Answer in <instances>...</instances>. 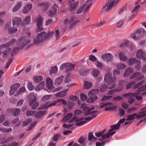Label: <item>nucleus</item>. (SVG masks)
<instances>
[{
	"label": "nucleus",
	"instance_id": "12",
	"mask_svg": "<svg viewBox=\"0 0 146 146\" xmlns=\"http://www.w3.org/2000/svg\"><path fill=\"white\" fill-rule=\"evenodd\" d=\"M141 116H142L140 115H138L137 113H135L131 115H128L126 120L127 121H132L135 118L138 119H140Z\"/></svg>",
	"mask_w": 146,
	"mask_h": 146
},
{
	"label": "nucleus",
	"instance_id": "24",
	"mask_svg": "<svg viewBox=\"0 0 146 146\" xmlns=\"http://www.w3.org/2000/svg\"><path fill=\"white\" fill-rule=\"evenodd\" d=\"M38 27H40L42 26L43 23L42 18L40 16H39L36 21Z\"/></svg>",
	"mask_w": 146,
	"mask_h": 146
},
{
	"label": "nucleus",
	"instance_id": "31",
	"mask_svg": "<svg viewBox=\"0 0 146 146\" xmlns=\"http://www.w3.org/2000/svg\"><path fill=\"white\" fill-rule=\"evenodd\" d=\"M46 113V111H40L35 114V116L36 118H40L41 117L44 115Z\"/></svg>",
	"mask_w": 146,
	"mask_h": 146
},
{
	"label": "nucleus",
	"instance_id": "47",
	"mask_svg": "<svg viewBox=\"0 0 146 146\" xmlns=\"http://www.w3.org/2000/svg\"><path fill=\"white\" fill-rule=\"evenodd\" d=\"M136 62L135 59L134 58H130L128 59V63L129 65L133 64Z\"/></svg>",
	"mask_w": 146,
	"mask_h": 146
},
{
	"label": "nucleus",
	"instance_id": "42",
	"mask_svg": "<svg viewBox=\"0 0 146 146\" xmlns=\"http://www.w3.org/2000/svg\"><path fill=\"white\" fill-rule=\"evenodd\" d=\"M119 56L120 59L122 61H125L127 60V58L124 56L123 52H120L119 54Z\"/></svg>",
	"mask_w": 146,
	"mask_h": 146
},
{
	"label": "nucleus",
	"instance_id": "7",
	"mask_svg": "<svg viewBox=\"0 0 146 146\" xmlns=\"http://www.w3.org/2000/svg\"><path fill=\"white\" fill-rule=\"evenodd\" d=\"M99 92L98 89H95L90 91L88 94L90 98H92L93 101H95L98 98L97 95Z\"/></svg>",
	"mask_w": 146,
	"mask_h": 146
},
{
	"label": "nucleus",
	"instance_id": "17",
	"mask_svg": "<svg viewBox=\"0 0 146 146\" xmlns=\"http://www.w3.org/2000/svg\"><path fill=\"white\" fill-rule=\"evenodd\" d=\"M126 81L124 80H121L119 81V86L117 88L118 90V91H119L120 92L123 90L124 87L126 84Z\"/></svg>",
	"mask_w": 146,
	"mask_h": 146
},
{
	"label": "nucleus",
	"instance_id": "15",
	"mask_svg": "<svg viewBox=\"0 0 146 146\" xmlns=\"http://www.w3.org/2000/svg\"><path fill=\"white\" fill-rule=\"evenodd\" d=\"M22 19L20 17H16L12 20L13 25L18 26L21 24Z\"/></svg>",
	"mask_w": 146,
	"mask_h": 146
},
{
	"label": "nucleus",
	"instance_id": "43",
	"mask_svg": "<svg viewBox=\"0 0 146 146\" xmlns=\"http://www.w3.org/2000/svg\"><path fill=\"white\" fill-rule=\"evenodd\" d=\"M135 82L134 81H132L129 82L127 85L125 89L126 90H128L133 86L135 84Z\"/></svg>",
	"mask_w": 146,
	"mask_h": 146
},
{
	"label": "nucleus",
	"instance_id": "22",
	"mask_svg": "<svg viewBox=\"0 0 146 146\" xmlns=\"http://www.w3.org/2000/svg\"><path fill=\"white\" fill-rule=\"evenodd\" d=\"M63 76H61L56 79L54 81V84L55 86H58L60 85L62 82Z\"/></svg>",
	"mask_w": 146,
	"mask_h": 146
},
{
	"label": "nucleus",
	"instance_id": "62",
	"mask_svg": "<svg viewBox=\"0 0 146 146\" xmlns=\"http://www.w3.org/2000/svg\"><path fill=\"white\" fill-rule=\"evenodd\" d=\"M96 65L97 67H99L100 69H102L103 68V64L100 61H97L96 62Z\"/></svg>",
	"mask_w": 146,
	"mask_h": 146
},
{
	"label": "nucleus",
	"instance_id": "19",
	"mask_svg": "<svg viewBox=\"0 0 146 146\" xmlns=\"http://www.w3.org/2000/svg\"><path fill=\"white\" fill-rule=\"evenodd\" d=\"M42 7V11L44 12L46 11L49 7V5L48 3H39L38 5Z\"/></svg>",
	"mask_w": 146,
	"mask_h": 146
},
{
	"label": "nucleus",
	"instance_id": "49",
	"mask_svg": "<svg viewBox=\"0 0 146 146\" xmlns=\"http://www.w3.org/2000/svg\"><path fill=\"white\" fill-rule=\"evenodd\" d=\"M32 119H29L23 122L22 123V125L23 126H26L32 122Z\"/></svg>",
	"mask_w": 146,
	"mask_h": 146
},
{
	"label": "nucleus",
	"instance_id": "25",
	"mask_svg": "<svg viewBox=\"0 0 146 146\" xmlns=\"http://www.w3.org/2000/svg\"><path fill=\"white\" fill-rule=\"evenodd\" d=\"M133 72V69L131 68H129L126 69L123 74V76L125 77H127L129 75L132 73Z\"/></svg>",
	"mask_w": 146,
	"mask_h": 146
},
{
	"label": "nucleus",
	"instance_id": "28",
	"mask_svg": "<svg viewBox=\"0 0 146 146\" xmlns=\"http://www.w3.org/2000/svg\"><path fill=\"white\" fill-rule=\"evenodd\" d=\"M141 38L145 36L146 35V32L143 28H141L140 29H137Z\"/></svg>",
	"mask_w": 146,
	"mask_h": 146
},
{
	"label": "nucleus",
	"instance_id": "13",
	"mask_svg": "<svg viewBox=\"0 0 146 146\" xmlns=\"http://www.w3.org/2000/svg\"><path fill=\"white\" fill-rule=\"evenodd\" d=\"M101 58L106 61H111L113 58V56L110 53L104 54L101 56Z\"/></svg>",
	"mask_w": 146,
	"mask_h": 146
},
{
	"label": "nucleus",
	"instance_id": "34",
	"mask_svg": "<svg viewBox=\"0 0 146 146\" xmlns=\"http://www.w3.org/2000/svg\"><path fill=\"white\" fill-rule=\"evenodd\" d=\"M120 125H119L117 123V124L113 125L111 126L110 127L111 128L109 130V131L111 132L113 130L118 129Z\"/></svg>",
	"mask_w": 146,
	"mask_h": 146
},
{
	"label": "nucleus",
	"instance_id": "3",
	"mask_svg": "<svg viewBox=\"0 0 146 146\" xmlns=\"http://www.w3.org/2000/svg\"><path fill=\"white\" fill-rule=\"evenodd\" d=\"M104 80L106 82H107L109 89H112L115 87L116 78L115 76L112 77L110 73H108L106 74Z\"/></svg>",
	"mask_w": 146,
	"mask_h": 146
},
{
	"label": "nucleus",
	"instance_id": "33",
	"mask_svg": "<svg viewBox=\"0 0 146 146\" xmlns=\"http://www.w3.org/2000/svg\"><path fill=\"white\" fill-rule=\"evenodd\" d=\"M20 111L19 109L14 108L12 110L11 112L14 116H16L19 114Z\"/></svg>",
	"mask_w": 146,
	"mask_h": 146
},
{
	"label": "nucleus",
	"instance_id": "5",
	"mask_svg": "<svg viewBox=\"0 0 146 146\" xmlns=\"http://www.w3.org/2000/svg\"><path fill=\"white\" fill-rule=\"evenodd\" d=\"M75 66L74 64L67 62L62 64L60 67V69L62 70L66 68V70L65 72L67 73L73 70L74 69Z\"/></svg>",
	"mask_w": 146,
	"mask_h": 146
},
{
	"label": "nucleus",
	"instance_id": "26",
	"mask_svg": "<svg viewBox=\"0 0 146 146\" xmlns=\"http://www.w3.org/2000/svg\"><path fill=\"white\" fill-rule=\"evenodd\" d=\"M31 17L30 16L27 17L22 23V26L24 27L27 24H28L31 20Z\"/></svg>",
	"mask_w": 146,
	"mask_h": 146
},
{
	"label": "nucleus",
	"instance_id": "1",
	"mask_svg": "<svg viewBox=\"0 0 146 146\" xmlns=\"http://www.w3.org/2000/svg\"><path fill=\"white\" fill-rule=\"evenodd\" d=\"M26 29L25 28L24 29V31H25V33L28 36L25 35L21 36L19 39L18 41L17 42L18 47H15L11 51V53L12 56H14L16 53L17 50L22 49L31 41V40L29 39V37L30 34L29 29L28 28H27V29Z\"/></svg>",
	"mask_w": 146,
	"mask_h": 146
},
{
	"label": "nucleus",
	"instance_id": "44",
	"mask_svg": "<svg viewBox=\"0 0 146 146\" xmlns=\"http://www.w3.org/2000/svg\"><path fill=\"white\" fill-rule=\"evenodd\" d=\"M92 73L94 77H97L100 73V71L98 69H94L93 70Z\"/></svg>",
	"mask_w": 146,
	"mask_h": 146
},
{
	"label": "nucleus",
	"instance_id": "59",
	"mask_svg": "<svg viewBox=\"0 0 146 146\" xmlns=\"http://www.w3.org/2000/svg\"><path fill=\"white\" fill-rule=\"evenodd\" d=\"M60 136V135L59 133L55 135L52 138V141H57Z\"/></svg>",
	"mask_w": 146,
	"mask_h": 146
},
{
	"label": "nucleus",
	"instance_id": "16",
	"mask_svg": "<svg viewBox=\"0 0 146 146\" xmlns=\"http://www.w3.org/2000/svg\"><path fill=\"white\" fill-rule=\"evenodd\" d=\"M33 7L32 4H27L23 10L22 12L23 13L26 14L28 13Z\"/></svg>",
	"mask_w": 146,
	"mask_h": 146
},
{
	"label": "nucleus",
	"instance_id": "64",
	"mask_svg": "<svg viewBox=\"0 0 146 146\" xmlns=\"http://www.w3.org/2000/svg\"><path fill=\"white\" fill-rule=\"evenodd\" d=\"M89 59L90 61L93 62L96 61L97 60L95 56L93 55H91L89 57Z\"/></svg>",
	"mask_w": 146,
	"mask_h": 146
},
{
	"label": "nucleus",
	"instance_id": "53",
	"mask_svg": "<svg viewBox=\"0 0 146 146\" xmlns=\"http://www.w3.org/2000/svg\"><path fill=\"white\" fill-rule=\"evenodd\" d=\"M52 97V96L50 95H45L42 98V101L45 102L48 100Z\"/></svg>",
	"mask_w": 146,
	"mask_h": 146
},
{
	"label": "nucleus",
	"instance_id": "63",
	"mask_svg": "<svg viewBox=\"0 0 146 146\" xmlns=\"http://www.w3.org/2000/svg\"><path fill=\"white\" fill-rule=\"evenodd\" d=\"M35 111L31 110L28 111L26 113V115L27 116H29L31 115H33L35 113Z\"/></svg>",
	"mask_w": 146,
	"mask_h": 146
},
{
	"label": "nucleus",
	"instance_id": "36",
	"mask_svg": "<svg viewBox=\"0 0 146 146\" xmlns=\"http://www.w3.org/2000/svg\"><path fill=\"white\" fill-rule=\"evenodd\" d=\"M143 54L142 50L141 49L138 50L136 54L137 57L139 59H141V58L142 57Z\"/></svg>",
	"mask_w": 146,
	"mask_h": 146
},
{
	"label": "nucleus",
	"instance_id": "50",
	"mask_svg": "<svg viewBox=\"0 0 146 146\" xmlns=\"http://www.w3.org/2000/svg\"><path fill=\"white\" fill-rule=\"evenodd\" d=\"M20 86L19 84L16 83L12 85L11 86V88H13L16 91L20 87Z\"/></svg>",
	"mask_w": 146,
	"mask_h": 146
},
{
	"label": "nucleus",
	"instance_id": "30",
	"mask_svg": "<svg viewBox=\"0 0 146 146\" xmlns=\"http://www.w3.org/2000/svg\"><path fill=\"white\" fill-rule=\"evenodd\" d=\"M92 86V84L91 82L88 81H85L84 84V88L88 89L90 88Z\"/></svg>",
	"mask_w": 146,
	"mask_h": 146
},
{
	"label": "nucleus",
	"instance_id": "55",
	"mask_svg": "<svg viewBox=\"0 0 146 146\" xmlns=\"http://www.w3.org/2000/svg\"><path fill=\"white\" fill-rule=\"evenodd\" d=\"M9 33L12 34L16 33L17 31V28H8Z\"/></svg>",
	"mask_w": 146,
	"mask_h": 146
},
{
	"label": "nucleus",
	"instance_id": "41",
	"mask_svg": "<svg viewBox=\"0 0 146 146\" xmlns=\"http://www.w3.org/2000/svg\"><path fill=\"white\" fill-rule=\"evenodd\" d=\"M109 141V139H107L101 142H98L96 143V146H103L106 143H108Z\"/></svg>",
	"mask_w": 146,
	"mask_h": 146
},
{
	"label": "nucleus",
	"instance_id": "29",
	"mask_svg": "<svg viewBox=\"0 0 146 146\" xmlns=\"http://www.w3.org/2000/svg\"><path fill=\"white\" fill-rule=\"evenodd\" d=\"M97 139L96 137H94L93 135V133L90 132L88 135V140L89 141L92 140V141H95Z\"/></svg>",
	"mask_w": 146,
	"mask_h": 146
},
{
	"label": "nucleus",
	"instance_id": "9",
	"mask_svg": "<svg viewBox=\"0 0 146 146\" xmlns=\"http://www.w3.org/2000/svg\"><path fill=\"white\" fill-rule=\"evenodd\" d=\"M108 3L106 4L102 8L103 11H108L113 6L115 1L114 0H108Z\"/></svg>",
	"mask_w": 146,
	"mask_h": 146
},
{
	"label": "nucleus",
	"instance_id": "61",
	"mask_svg": "<svg viewBox=\"0 0 146 146\" xmlns=\"http://www.w3.org/2000/svg\"><path fill=\"white\" fill-rule=\"evenodd\" d=\"M13 61V60L12 58H11L9 59V60H8V61L7 62V63L5 68L6 69L8 68L9 66V65Z\"/></svg>",
	"mask_w": 146,
	"mask_h": 146
},
{
	"label": "nucleus",
	"instance_id": "48",
	"mask_svg": "<svg viewBox=\"0 0 146 146\" xmlns=\"http://www.w3.org/2000/svg\"><path fill=\"white\" fill-rule=\"evenodd\" d=\"M108 88L107 86L105 84H103L100 88V92H104Z\"/></svg>",
	"mask_w": 146,
	"mask_h": 146
},
{
	"label": "nucleus",
	"instance_id": "21",
	"mask_svg": "<svg viewBox=\"0 0 146 146\" xmlns=\"http://www.w3.org/2000/svg\"><path fill=\"white\" fill-rule=\"evenodd\" d=\"M68 90V89H67L64 90L56 94V97H64L67 95V92Z\"/></svg>",
	"mask_w": 146,
	"mask_h": 146
},
{
	"label": "nucleus",
	"instance_id": "46",
	"mask_svg": "<svg viewBox=\"0 0 146 146\" xmlns=\"http://www.w3.org/2000/svg\"><path fill=\"white\" fill-rule=\"evenodd\" d=\"M97 114L94 113L92 115L91 117H88L86 118H84V120L85 121H90L95 118Z\"/></svg>",
	"mask_w": 146,
	"mask_h": 146
},
{
	"label": "nucleus",
	"instance_id": "6",
	"mask_svg": "<svg viewBox=\"0 0 146 146\" xmlns=\"http://www.w3.org/2000/svg\"><path fill=\"white\" fill-rule=\"evenodd\" d=\"M81 108L84 111H86L85 114V115H88L93 113L97 112L96 111H94L95 109V108L92 107L89 108L86 106V104H81Z\"/></svg>",
	"mask_w": 146,
	"mask_h": 146
},
{
	"label": "nucleus",
	"instance_id": "14",
	"mask_svg": "<svg viewBox=\"0 0 146 146\" xmlns=\"http://www.w3.org/2000/svg\"><path fill=\"white\" fill-rule=\"evenodd\" d=\"M115 133V131L112 132L109 131L107 133L102 135V138L99 139V141H102L107 138H109L110 136L113 135Z\"/></svg>",
	"mask_w": 146,
	"mask_h": 146
},
{
	"label": "nucleus",
	"instance_id": "58",
	"mask_svg": "<svg viewBox=\"0 0 146 146\" xmlns=\"http://www.w3.org/2000/svg\"><path fill=\"white\" fill-rule=\"evenodd\" d=\"M69 99L72 102H75L77 100L78 98L76 96L71 95L69 97Z\"/></svg>",
	"mask_w": 146,
	"mask_h": 146
},
{
	"label": "nucleus",
	"instance_id": "54",
	"mask_svg": "<svg viewBox=\"0 0 146 146\" xmlns=\"http://www.w3.org/2000/svg\"><path fill=\"white\" fill-rule=\"evenodd\" d=\"M88 72V70L82 69L79 70V73L82 76H84Z\"/></svg>",
	"mask_w": 146,
	"mask_h": 146
},
{
	"label": "nucleus",
	"instance_id": "40",
	"mask_svg": "<svg viewBox=\"0 0 146 146\" xmlns=\"http://www.w3.org/2000/svg\"><path fill=\"white\" fill-rule=\"evenodd\" d=\"M42 78L41 76H38L34 77V80L35 82L37 83L39 82L42 80Z\"/></svg>",
	"mask_w": 146,
	"mask_h": 146
},
{
	"label": "nucleus",
	"instance_id": "11",
	"mask_svg": "<svg viewBox=\"0 0 146 146\" xmlns=\"http://www.w3.org/2000/svg\"><path fill=\"white\" fill-rule=\"evenodd\" d=\"M144 77L143 75H141L139 72H137L132 75L130 79H134L135 81H137L143 78Z\"/></svg>",
	"mask_w": 146,
	"mask_h": 146
},
{
	"label": "nucleus",
	"instance_id": "4",
	"mask_svg": "<svg viewBox=\"0 0 146 146\" xmlns=\"http://www.w3.org/2000/svg\"><path fill=\"white\" fill-rule=\"evenodd\" d=\"M29 105L30 106H31V109L34 110L39 105V103L38 102H35L36 99L35 96L34 95H30L29 96Z\"/></svg>",
	"mask_w": 146,
	"mask_h": 146
},
{
	"label": "nucleus",
	"instance_id": "20",
	"mask_svg": "<svg viewBox=\"0 0 146 146\" xmlns=\"http://www.w3.org/2000/svg\"><path fill=\"white\" fill-rule=\"evenodd\" d=\"M131 38L134 40H138L141 38L137 29L132 34Z\"/></svg>",
	"mask_w": 146,
	"mask_h": 146
},
{
	"label": "nucleus",
	"instance_id": "60",
	"mask_svg": "<svg viewBox=\"0 0 146 146\" xmlns=\"http://www.w3.org/2000/svg\"><path fill=\"white\" fill-rule=\"evenodd\" d=\"M145 90V86H143L139 88L138 89L136 90V91L138 92H143Z\"/></svg>",
	"mask_w": 146,
	"mask_h": 146
},
{
	"label": "nucleus",
	"instance_id": "8",
	"mask_svg": "<svg viewBox=\"0 0 146 146\" xmlns=\"http://www.w3.org/2000/svg\"><path fill=\"white\" fill-rule=\"evenodd\" d=\"M74 121L77 122L75 125L78 126L83 125L86 122V121H84V118L78 119L76 117H73L72 119L68 121V122L70 123Z\"/></svg>",
	"mask_w": 146,
	"mask_h": 146
},
{
	"label": "nucleus",
	"instance_id": "37",
	"mask_svg": "<svg viewBox=\"0 0 146 146\" xmlns=\"http://www.w3.org/2000/svg\"><path fill=\"white\" fill-rule=\"evenodd\" d=\"M146 107L143 108L142 109V111L139 112L138 113V115H140L142 116L141 117V119L144 117L146 116Z\"/></svg>",
	"mask_w": 146,
	"mask_h": 146
},
{
	"label": "nucleus",
	"instance_id": "39",
	"mask_svg": "<svg viewBox=\"0 0 146 146\" xmlns=\"http://www.w3.org/2000/svg\"><path fill=\"white\" fill-rule=\"evenodd\" d=\"M78 4L79 2H78L75 3H74L73 4H70V7L69 9V10L70 11H72L74 10Z\"/></svg>",
	"mask_w": 146,
	"mask_h": 146
},
{
	"label": "nucleus",
	"instance_id": "38",
	"mask_svg": "<svg viewBox=\"0 0 146 146\" xmlns=\"http://www.w3.org/2000/svg\"><path fill=\"white\" fill-rule=\"evenodd\" d=\"M106 131V129H104L102 130L101 131H100L99 132H96L95 133V135L97 137H99L101 136V137H102V135H103L104 132Z\"/></svg>",
	"mask_w": 146,
	"mask_h": 146
},
{
	"label": "nucleus",
	"instance_id": "2",
	"mask_svg": "<svg viewBox=\"0 0 146 146\" xmlns=\"http://www.w3.org/2000/svg\"><path fill=\"white\" fill-rule=\"evenodd\" d=\"M54 35L56 37V39H58L59 35V32L58 29L56 30L54 32H49L47 34L44 31L42 32L39 33L36 38L34 39L33 43L36 45H38L43 42L44 40L49 39Z\"/></svg>",
	"mask_w": 146,
	"mask_h": 146
},
{
	"label": "nucleus",
	"instance_id": "45",
	"mask_svg": "<svg viewBox=\"0 0 146 146\" xmlns=\"http://www.w3.org/2000/svg\"><path fill=\"white\" fill-rule=\"evenodd\" d=\"M117 68L118 69H122L124 68L126 65L122 63H118L116 65Z\"/></svg>",
	"mask_w": 146,
	"mask_h": 146
},
{
	"label": "nucleus",
	"instance_id": "23",
	"mask_svg": "<svg viewBox=\"0 0 146 146\" xmlns=\"http://www.w3.org/2000/svg\"><path fill=\"white\" fill-rule=\"evenodd\" d=\"M58 104L57 100L56 101L54 102L48 104V103H46L44 105H43L42 106V108L44 109H46V108L48 107H50L51 106H54L55 105Z\"/></svg>",
	"mask_w": 146,
	"mask_h": 146
},
{
	"label": "nucleus",
	"instance_id": "18",
	"mask_svg": "<svg viewBox=\"0 0 146 146\" xmlns=\"http://www.w3.org/2000/svg\"><path fill=\"white\" fill-rule=\"evenodd\" d=\"M46 84L47 87L48 89H51L53 87L52 80L49 77L46 78Z\"/></svg>",
	"mask_w": 146,
	"mask_h": 146
},
{
	"label": "nucleus",
	"instance_id": "52",
	"mask_svg": "<svg viewBox=\"0 0 146 146\" xmlns=\"http://www.w3.org/2000/svg\"><path fill=\"white\" fill-rule=\"evenodd\" d=\"M87 5V4H85L84 5H82L77 11L76 13L79 14L82 11H83L86 6Z\"/></svg>",
	"mask_w": 146,
	"mask_h": 146
},
{
	"label": "nucleus",
	"instance_id": "57",
	"mask_svg": "<svg viewBox=\"0 0 146 146\" xmlns=\"http://www.w3.org/2000/svg\"><path fill=\"white\" fill-rule=\"evenodd\" d=\"M27 86L28 89L30 91L34 89V87L31 82H28Z\"/></svg>",
	"mask_w": 146,
	"mask_h": 146
},
{
	"label": "nucleus",
	"instance_id": "51",
	"mask_svg": "<svg viewBox=\"0 0 146 146\" xmlns=\"http://www.w3.org/2000/svg\"><path fill=\"white\" fill-rule=\"evenodd\" d=\"M57 70V68L56 66L52 67L50 71V74L56 73Z\"/></svg>",
	"mask_w": 146,
	"mask_h": 146
},
{
	"label": "nucleus",
	"instance_id": "27",
	"mask_svg": "<svg viewBox=\"0 0 146 146\" xmlns=\"http://www.w3.org/2000/svg\"><path fill=\"white\" fill-rule=\"evenodd\" d=\"M22 5V3L21 2H19L14 7L12 10V11L15 12L17 11L21 7Z\"/></svg>",
	"mask_w": 146,
	"mask_h": 146
},
{
	"label": "nucleus",
	"instance_id": "35",
	"mask_svg": "<svg viewBox=\"0 0 146 146\" xmlns=\"http://www.w3.org/2000/svg\"><path fill=\"white\" fill-rule=\"evenodd\" d=\"M72 116V113H70L66 115L62 119V120L64 121H67L68 120L71 118Z\"/></svg>",
	"mask_w": 146,
	"mask_h": 146
},
{
	"label": "nucleus",
	"instance_id": "32",
	"mask_svg": "<svg viewBox=\"0 0 146 146\" xmlns=\"http://www.w3.org/2000/svg\"><path fill=\"white\" fill-rule=\"evenodd\" d=\"M45 83L44 81H42L40 82L36 88V91H38L44 88Z\"/></svg>",
	"mask_w": 146,
	"mask_h": 146
},
{
	"label": "nucleus",
	"instance_id": "10",
	"mask_svg": "<svg viewBox=\"0 0 146 146\" xmlns=\"http://www.w3.org/2000/svg\"><path fill=\"white\" fill-rule=\"evenodd\" d=\"M57 7L56 4H54L53 5L52 7L47 12V14L49 17H52L56 15L57 11Z\"/></svg>",
	"mask_w": 146,
	"mask_h": 146
},
{
	"label": "nucleus",
	"instance_id": "56",
	"mask_svg": "<svg viewBox=\"0 0 146 146\" xmlns=\"http://www.w3.org/2000/svg\"><path fill=\"white\" fill-rule=\"evenodd\" d=\"M135 94L133 93H125L122 96L123 97L127 98L128 97H133V96Z\"/></svg>",
	"mask_w": 146,
	"mask_h": 146
}]
</instances>
